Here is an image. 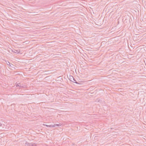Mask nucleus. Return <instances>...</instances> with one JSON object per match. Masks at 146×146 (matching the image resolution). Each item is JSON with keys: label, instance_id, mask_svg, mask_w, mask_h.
Instances as JSON below:
<instances>
[{"label": "nucleus", "instance_id": "nucleus-1", "mask_svg": "<svg viewBox=\"0 0 146 146\" xmlns=\"http://www.w3.org/2000/svg\"><path fill=\"white\" fill-rule=\"evenodd\" d=\"M70 79L71 81L74 83H77L76 81L72 76H70Z\"/></svg>", "mask_w": 146, "mask_h": 146}, {"label": "nucleus", "instance_id": "nucleus-2", "mask_svg": "<svg viewBox=\"0 0 146 146\" xmlns=\"http://www.w3.org/2000/svg\"><path fill=\"white\" fill-rule=\"evenodd\" d=\"M16 85L17 86H19V87L20 88H24V86L22 84H21L20 83H17H17H16Z\"/></svg>", "mask_w": 146, "mask_h": 146}, {"label": "nucleus", "instance_id": "nucleus-3", "mask_svg": "<svg viewBox=\"0 0 146 146\" xmlns=\"http://www.w3.org/2000/svg\"><path fill=\"white\" fill-rule=\"evenodd\" d=\"M13 52H14L16 53H19L20 52V50H15L14 49L12 50Z\"/></svg>", "mask_w": 146, "mask_h": 146}, {"label": "nucleus", "instance_id": "nucleus-4", "mask_svg": "<svg viewBox=\"0 0 146 146\" xmlns=\"http://www.w3.org/2000/svg\"><path fill=\"white\" fill-rule=\"evenodd\" d=\"M61 125V124H54V125H51V126H50V127H55L56 126H60Z\"/></svg>", "mask_w": 146, "mask_h": 146}, {"label": "nucleus", "instance_id": "nucleus-5", "mask_svg": "<svg viewBox=\"0 0 146 146\" xmlns=\"http://www.w3.org/2000/svg\"><path fill=\"white\" fill-rule=\"evenodd\" d=\"M27 146H35L36 145L34 143H28L27 144Z\"/></svg>", "mask_w": 146, "mask_h": 146}, {"label": "nucleus", "instance_id": "nucleus-6", "mask_svg": "<svg viewBox=\"0 0 146 146\" xmlns=\"http://www.w3.org/2000/svg\"><path fill=\"white\" fill-rule=\"evenodd\" d=\"M43 125H44L45 126H46V127H50V126H51V125H46V124H43Z\"/></svg>", "mask_w": 146, "mask_h": 146}, {"label": "nucleus", "instance_id": "nucleus-7", "mask_svg": "<svg viewBox=\"0 0 146 146\" xmlns=\"http://www.w3.org/2000/svg\"><path fill=\"white\" fill-rule=\"evenodd\" d=\"M2 125V124L1 123H0V126H1Z\"/></svg>", "mask_w": 146, "mask_h": 146}]
</instances>
